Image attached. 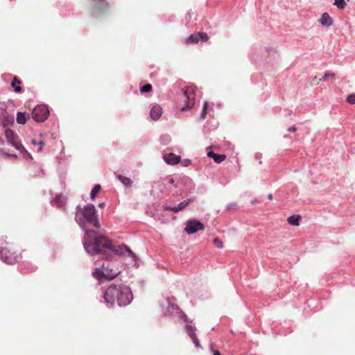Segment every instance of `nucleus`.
<instances>
[{
	"instance_id": "obj_5",
	"label": "nucleus",
	"mask_w": 355,
	"mask_h": 355,
	"mask_svg": "<svg viewBox=\"0 0 355 355\" xmlns=\"http://www.w3.org/2000/svg\"><path fill=\"white\" fill-rule=\"evenodd\" d=\"M0 259L6 263L13 264L17 261V256L8 248L3 247L0 250Z\"/></svg>"
},
{
	"instance_id": "obj_7",
	"label": "nucleus",
	"mask_w": 355,
	"mask_h": 355,
	"mask_svg": "<svg viewBox=\"0 0 355 355\" xmlns=\"http://www.w3.org/2000/svg\"><path fill=\"white\" fill-rule=\"evenodd\" d=\"M209 40V37L207 33L204 32H198L193 34H191L189 36L185 41L187 44H196L199 40L202 42H207Z\"/></svg>"
},
{
	"instance_id": "obj_19",
	"label": "nucleus",
	"mask_w": 355,
	"mask_h": 355,
	"mask_svg": "<svg viewBox=\"0 0 355 355\" xmlns=\"http://www.w3.org/2000/svg\"><path fill=\"white\" fill-rule=\"evenodd\" d=\"M300 216L297 215H293L288 218V223L291 225H299Z\"/></svg>"
},
{
	"instance_id": "obj_28",
	"label": "nucleus",
	"mask_w": 355,
	"mask_h": 355,
	"mask_svg": "<svg viewBox=\"0 0 355 355\" xmlns=\"http://www.w3.org/2000/svg\"><path fill=\"white\" fill-rule=\"evenodd\" d=\"M347 101L349 104H355V94L349 95L347 98Z\"/></svg>"
},
{
	"instance_id": "obj_3",
	"label": "nucleus",
	"mask_w": 355,
	"mask_h": 355,
	"mask_svg": "<svg viewBox=\"0 0 355 355\" xmlns=\"http://www.w3.org/2000/svg\"><path fill=\"white\" fill-rule=\"evenodd\" d=\"M76 221L82 225L86 221L95 227H99L100 223L97 218V211L92 204L87 205L84 208L78 206L75 216Z\"/></svg>"
},
{
	"instance_id": "obj_1",
	"label": "nucleus",
	"mask_w": 355,
	"mask_h": 355,
	"mask_svg": "<svg viewBox=\"0 0 355 355\" xmlns=\"http://www.w3.org/2000/svg\"><path fill=\"white\" fill-rule=\"evenodd\" d=\"M85 236L84 238V248L87 252L91 254H103V258L110 257V252L116 254H124L128 252L132 254V252L125 245H114L104 236H97V232L94 230H85Z\"/></svg>"
},
{
	"instance_id": "obj_23",
	"label": "nucleus",
	"mask_w": 355,
	"mask_h": 355,
	"mask_svg": "<svg viewBox=\"0 0 355 355\" xmlns=\"http://www.w3.org/2000/svg\"><path fill=\"white\" fill-rule=\"evenodd\" d=\"M101 187L99 184H96L94 186V187L92 189L91 191V198L92 200L95 199L96 195L101 191Z\"/></svg>"
},
{
	"instance_id": "obj_12",
	"label": "nucleus",
	"mask_w": 355,
	"mask_h": 355,
	"mask_svg": "<svg viewBox=\"0 0 355 355\" xmlns=\"http://www.w3.org/2000/svg\"><path fill=\"white\" fill-rule=\"evenodd\" d=\"M164 159L168 164L175 165L180 162L181 157L179 155L170 153L164 155Z\"/></svg>"
},
{
	"instance_id": "obj_20",
	"label": "nucleus",
	"mask_w": 355,
	"mask_h": 355,
	"mask_svg": "<svg viewBox=\"0 0 355 355\" xmlns=\"http://www.w3.org/2000/svg\"><path fill=\"white\" fill-rule=\"evenodd\" d=\"M101 1V3L95 4L94 6V11L99 12H104L106 10V8L105 5L103 4V2L105 0H99Z\"/></svg>"
},
{
	"instance_id": "obj_17",
	"label": "nucleus",
	"mask_w": 355,
	"mask_h": 355,
	"mask_svg": "<svg viewBox=\"0 0 355 355\" xmlns=\"http://www.w3.org/2000/svg\"><path fill=\"white\" fill-rule=\"evenodd\" d=\"M53 203L58 207H62L66 204V199L62 196H57L54 200Z\"/></svg>"
},
{
	"instance_id": "obj_32",
	"label": "nucleus",
	"mask_w": 355,
	"mask_h": 355,
	"mask_svg": "<svg viewBox=\"0 0 355 355\" xmlns=\"http://www.w3.org/2000/svg\"><path fill=\"white\" fill-rule=\"evenodd\" d=\"M334 74L329 73V74H325L323 77V80H325L328 79L329 77H333Z\"/></svg>"
},
{
	"instance_id": "obj_34",
	"label": "nucleus",
	"mask_w": 355,
	"mask_h": 355,
	"mask_svg": "<svg viewBox=\"0 0 355 355\" xmlns=\"http://www.w3.org/2000/svg\"><path fill=\"white\" fill-rule=\"evenodd\" d=\"M168 183L171 184H174V180L173 178H170L169 180H168Z\"/></svg>"
},
{
	"instance_id": "obj_26",
	"label": "nucleus",
	"mask_w": 355,
	"mask_h": 355,
	"mask_svg": "<svg viewBox=\"0 0 355 355\" xmlns=\"http://www.w3.org/2000/svg\"><path fill=\"white\" fill-rule=\"evenodd\" d=\"M152 89L153 87L150 84H146L140 88V92L141 93L149 92L152 91Z\"/></svg>"
},
{
	"instance_id": "obj_16",
	"label": "nucleus",
	"mask_w": 355,
	"mask_h": 355,
	"mask_svg": "<svg viewBox=\"0 0 355 355\" xmlns=\"http://www.w3.org/2000/svg\"><path fill=\"white\" fill-rule=\"evenodd\" d=\"M21 81L18 79L17 77L15 76L11 81V87L13 88L14 91L17 93H20L22 91V88L20 86Z\"/></svg>"
},
{
	"instance_id": "obj_35",
	"label": "nucleus",
	"mask_w": 355,
	"mask_h": 355,
	"mask_svg": "<svg viewBox=\"0 0 355 355\" xmlns=\"http://www.w3.org/2000/svg\"><path fill=\"white\" fill-rule=\"evenodd\" d=\"M104 205H105V203H104V202H102V203L99 204V205H98V206H99V207H104Z\"/></svg>"
},
{
	"instance_id": "obj_10",
	"label": "nucleus",
	"mask_w": 355,
	"mask_h": 355,
	"mask_svg": "<svg viewBox=\"0 0 355 355\" xmlns=\"http://www.w3.org/2000/svg\"><path fill=\"white\" fill-rule=\"evenodd\" d=\"M111 266V264L108 263L106 266L103 264L101 269V273L103 277L109 280L113 279L119 273V272L116 269H113Z\"/></svg>"
},
{
	"instance_id": "obj_22",
	"label": "nucleus",
	"mask_w": 355,
	"mask_h": 355,
	"mask_svg": "<svg viewBox=\"0 0 355 355\" xmlns=\"http://www.w3.org/2000/svg\"><path fill=\"white\" fill-rule=\"evenodd\" d=\"M210 110H212V108L210 109ZM209 103L208 102H205L203 105V110H202V112L201 114V119H205L206 116H207V114L209 112Z\"/></svg>"
},
{
	"instance_id": "obj_14",
	"label": "nucleus",
	"mask_w": 355,
	"mask_h": 355,
	"mask_svg": "<svg viewBox=\"0 0 355 355\" xmlns=\"http://www.w3.org/2000/svg\"><path fill=\"white\" fill-rule=\"evenodd\" d=\"M207 156L209 157L212 158L215 162L216 163H220L223 161H224L226 158V156L223 154H216L213 151H209L207 153Z\"/></svg>"
},
{
	"instance_id": "obj_8",
	"label": "nucleus",
	"mask_w": 355,
	"mask_h": 355,
	"mask_svg": "<svg viewBox=\"0 0 355 355\" xmlns=\"http://www.w3.org/2000/svg\"><path fill=\"white\" fill-rule=\"evenodd\" d=\"M182 97L184 100L188 101L186 106H184L181 108L182 111H185L188 108L191 107L194 105V92L193 88L188 87L185 89L182 94Z\"/></svg>"
},
{
	"instance_id": "obj_11",
	"label": "nucleus",
	"mask_w": 355,
	"mask_h": 355,
	"mask_svg": "<svg viewBox=\"0 0 355 355\" xmlns=\"http://www.w3.org/2000/svg\"><path fill=\"white\" fill-rule=\"evenodd\" d=\"M194 200L193 198H189L187 200H184L180 202L178 206L175 207H170L166 206L164 207L165 210L173 211L175 213L184 210L190 203H191Z\"/></svg>"
},
{
	"instance_id": "obj_2",
	"label": "nucleus",
	"mask_w": 355,
	"mask_h": 355,
	"mask_svg": "<svg viewBox=\"0 0 355 355\" xmlns=\"http://www.w3.org/2000/svg\"><path fill=\"white\" fill-rule=\"evenodd\" d=\"M105 300L110 304L116 302L119 306H125L132 300L130 289L123 285L110 286L104 293Z\"/></svg>"
},
{
	"instance_id": "obj_27",
	"label": "nucleus",
	"mask_w": 355,
	"mask_h": 355,
	"mask_svg": "<svg viewBox=\"0 0 355 355\" xmlns=\"http://www.w3.org/2000/svg\"><path fill=\"white\" fill-rule=\"evenodd\" d=\"M214 244L218 248H223V241L219 239L218 238H215L214 240Z\"/></svg>"
},
{
	"instance_id": "obj_37",
	"label": "nucleus",
	"mask_w": 355,
	"mask_h": 355,
	"mask_svg": "<svg viewBox=\"0 0 355 355\" xmlns=\"http://www.w3.org/2000/svg\"><path fill=\"white\" fill-rule=\"evenodd\" d=\"M32 142H33V144H36V141H35L33 140Z\"/></svg>"
},
{
	"instance_id": "obj_31",
	"label": "nucleus",
	"mask_w": 355,
	"mask_h": 355,
	"mask_svg": "<svg viewBox=\"0 0 355 355\" xmlns=\"http://www.w3.org/2000/svg\"><path fill=\"white\" fill-rule=\"evenodd\" d=\"M37 144L39 145V148H38V150L37 151H41L42 150V147H43V145H44V141H40L37 143Z\"/></svg>"
},
{
	"instance_id": "obj_36",
	"label": "nucleus",
	"mask_w": 355,
	"mask_h": 355,
	"mask_svg": "<svg viewBox=\"0 0 355 355\" xmlns=\"http://www.w3.org/2000/svg\"><path fill=\"white\" fill-rule=\"evenodd\" d=\"M268 199L269 200H272V194H269L268 196Z\"/></svg>"
},
{
	"instance_id": "obj_4",
	"label": "nucleus",
	"mask_w": 355,
	"mask_h": 355,
	"mask_svg": "<svg viewBox=\"0 0 355 355\" xmlns=\"http://www.w3.org/2000/svg\"><path fill=\"white\" fill-rule=\"evenodd\" d=\"M49 114V111L46 105H40L36 106L32 112V118L37 122L45 121Z\"/></svg>"
},
{
	"instance_id": "obj_15",
	"label": "nucleus",
	"mask_w": 355,
	"mask_h": 355,
	"mask_svg": "<svg viewBox=\"0 0 355 355\" xmlns=\"http://www.w3.org/2000/svg\"><path fill=\"white\" fill-rule=\"evenodd\" d=\"M320 22L325 26H330L333 24L332 18L327 12H324L322 15Z\"/></svg>"
},
{
	"instance_id": "obj_21",
	"label": "nucleus",
	"mask_w": 355,
	"mask_h": 355,
	"mask_svg": "<svg viewBox=\"0 0 355 355\" xmlns=\"http://www.w3.org/2000/svg\"><path fill=\"white\" fill-rule=\"evenodd\" d=\"M117 178L121 182V183L126 187L131 186L132 183V181L129 178L123 176L121 175H119Z\"/></svg>"
},
{
	"instance_id": "obj_13",
	"label": "nucleus",
	"mask_w": 355,
	"mask_h": 355,
	"mask_svg": "<svg viewBox=\"0 0 355 355\" xmlns=\"http://www.w3.org/2000/svg\"><path fill=\"white\" fill-rule=\"evenodd\" d=\"M162 114V109L158 105H154L152 107L150 112V117L152 118V119H153L155 121L159 119V117L161 116Z\"/></svg>"
},
{
	"instance_id": "obj_30",
	"label": "nucleus",
	"mask_w": 355,
	"mask_h": 355,
	"mask_svg": "<svg viewBox=\"0 0 355 355\" xmlns=\"http://www.w3.org/2000/svg\"><path fill=\"white\" fill-rule=\"evenodd\" d=\"M210 349H211V352H212V353H213V355H221V354H220V352L218 350H215V349L213 348V346H211Z\"/></svg>"
},
{
	"instance_id": "obj_33",
	"label": "nucleus",
	"mask_w": 355,
	"mask_h": 355,
	"mask_svg": "<svg viewBox=\"0 0 355 355\" xmlns=\"http://www.w3.org/2000/svg\"><path fill=\"white\" fill-rule=\"evenodd\" d=\"M296 130H297V128L295 127H292V128L288 129V131L295 132Z\"/></svg>"
},
{
	"instance_id": "obj_9",
	"label": "nucleus",
	"mask_w": 355,
	"mask_h": 355,
	"mask_svg": "<svg viewBox=\"0 0 355 355\" xmlns=\"http://www.w3.org/2000/svg\"><path fill=\"white\" fill-rule=\"evenodd\" d=\"M5 136L8 143L12 144L17 150H21L22 146L20 144L17 136L10 129H6L5 130Z\"/></svg>"
},
{
	"instance_id": "obj_25",
	"label": "nucleus",
	"mask_w": 355,
	"mask_h": 355,
	"mask_svg": "<svg viewBox=\"0 0 355 355\" xmlns=\"http://www.w3.org/2000/svg\"><path fill=\"white\" fill-rule=\"evenodd\" d=\"M334 5L339 9H343L346 6L345 0H335Z\"/></svg>"
},
{
	"instance_id": "obj_6",
	"label": "nucleus",
	"mask_w": 355,
	"mask_h": 355,
	"mask_svg": "<svg viewBox=\"0 0 355 355\" xmlns=\"http://www.w3.org/2000/svg\"><path fill=\"white\" fill-rule=\"evenodd\" d=\"M204 225L197 220H191L187 222L184 230L189 234H192L198 230H204Z\"/></svg>"
},
{
	"instance_id": "obj_24",
	"label": "nucleus",
	"mask_w": 355,
	"mask_h": 355,
	"mask_svg": "<svg viewBox=\"0 0 355 355\" xmlns=\"http://www.w3.org/2000/svg\"><path fill=\"white\" fill-rule=\"evenodd\" d=\"M186 331H187V334H189V336H190V338H192V337H194L195 336H196L195 334L196 329L192 325H187Z\"/></svg>"
},
{
	"instance_id": "obj_18",
	"label": "nucleus",
	"mask_w": 355,
	"mask_h": 355,
	"mask_svg": "<svg viewBox=\"0 0 355 355\" xmlns=\"http://www.w3.org/2000/svg\"><path fill=\"white\" fill-rule=\"evenodd\" d=\"M26 119H27V116H26V112H17V122L19 123V124H25L26 122Z\"/></svg>"
},
{
	"instance_id": "obj_29",
	"label": "nucleus",
	"mask_w": 355,
	"mask_h": 355,
	"mask_svg": "<svg viewBox=\"0 0 355 355\" xmlns=\"http://www.w3.org/2000/svg\"><path fill=\"white\" fill-rule=\"evenodd\" d=\"M193 342V343L195 344V345L197 347H200V343H199V340H198L196 336H195L194 337H192L191 338Z\"/></svg>"
}]
</instances>
